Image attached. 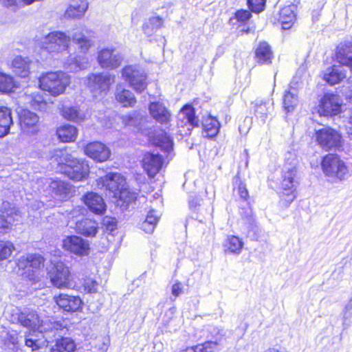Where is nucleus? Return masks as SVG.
<instances>
[{"mask_svg":"<svg viewBox=\"0 0 352 352\" xmlns=\"http://www.w3.org/2000/svg\"><path fill=\"white\" fill-rule=\"evenodd\" d=\"M0 3L8 8L16 10L17 8L18 0H0Z\"/></svg>","mask_w":352,"mask_h":352,"instance_id":"obj_57","label":"nucleus"},{"mask_svg":"<svg viewBox=\"0 0 352 352\" xmlns=\"http://www.w3.org/2000/svg\"><path fill=\"white\" fill-rule=\"evenodd\" d=\"M122 77L130 86H142L146 80L144 72L136 65H128L122 70Z\"/></svg>","mask_w":352,"mask_h":352,"instance_id":"obj_23","label":"nucleus"},{"mask_svg":"<svg viewBox=\"0 0 352 352\" xmlns=\"http://www.w3.org/2000/svg\"><path fill=\"white\" fill-rule=\"evenodd\" d=\"M113 198L116 199L118 204L121 207L126 208L129 204L135 203L137 199V194L131 191L129 188H124L122 186L121 188L118 191Z\"/></svg>","mask_w":352,"mask_h":352,"instance_id":"obj_37","label":"nucleus"},{"mask_svg":"<svg viewBox=\"0 0 352 352\" xmlns=\"http://www.w3.org/2000/svg\"><path fill=\"white\" fill-rule=\"evenodd\" d=\"M81 200L87 209L94 214L103 215L107 210V204L98 193L89 191L85 192Z\"/></svg>","mask_w":352,"mask_h":352,"instance_id":"obj_20","label":"nucleus"},{"mask_svg":"<svg viewBox=\"0 0 352 352\" xmlns=\"http://www.w3.org/2000/svg\"><path fill=\"white\" fill-rule=\"evenodd\" d=\"M56 164L58 172L74 182H81L88 178L90 168L88 163L77 159L67 152L66 148L54 149L50 157Z\"/></svg>","mask_w":352,"mask_h":352,"instance_id":"obj_1","label":"nucleus"},{"mask_svg":"<svg viewBox=\"0 0 352 352\" xmlns=\"http://www.w3.org/2000/svg\"><path fill=\"white\" fill-rule=\"evenodd\" d=\"M257 62L260 64H270L274 57L270 46L266 42H261L255 50Z\"/></svg>","mask_w":352,"mask_h":352,"instance_id":"obj_35","label":"nucleus"},{"mask_svg":"<svg viewBox=\"0 0 352 352\" xmlns=\"http://www.w3.org/2000/svg\"><path fill=\"white\" fill-rule=\"evenodd\" d=\"M33 63L28 57L21 56L15 57L12 63L13 72L21 78L28 77Z\"/></svg>","mask_w":352,"mask_h":352,"instance_id":"obj_29","label":"nucleus"},{"mask_svg":"<svg viewBox=\"0 0 352 352\" xmlns=\"http://www.w3.org/2000/svg\"><path fill=\"white\" fill-rule=\"evenodd\" d=\"M45 258L38 253L28 254L21 256L16 265L27 276H34L45 267Z\"/></svg>","mask_w":352,"mask_h":352,"instance_id":"obj_12","label":"nucleus"},{"mask_svg":"<svg viewBox=\"0 0 352 352\" xmlns=\"http://www.w3.org/2000/svg\"><path fill=\"white\" fill-rule=\"evenodd\" d=\"M149 140L153 145L163 151H169L173 149V138L165 131H162L160 134H153L150 136Z\"/></svg>","mask_w":352,"mask_h":352,"instance_id":"obj_34","label":"nucleus"},{"mask_svg":"<svg viewBox=\"0 0 352 352\" xmlns=\"http://www.w3.org/2000/svg\"><path fill=\"white\" fill-rule=\"evenodd\" d=\"M61 247L69 254L80 258L89 256L91 253L89 242L75 234L65 236L62 240Z\"/></svg>","mask_w":352,"mask_h":352,"instance_id":"obj_9","label":"nucleus"},{"mask_svg":"<svg viewBox=\"0 0 352 352\" xmlns=\"http://www.w3.org/2000/svg\"><path fill=\"white\" fill-rule=\"evenodd\" d=\"M151 117L163 126H168L173 121V113L169 108L161 101L151 102L148 104Z\"/></svg>","mask_w":352,"mask_h":352,"instance_id":"obj_19","label":"nucleus"},{"mask_svg":"<svg viewBox=\"0 0 352 352\" xmlns=\"http://www.w3.org/2000/svg\"><path fill=\"white\" fill-rule=\"evenodd\" d=\"M88 8L87 0H73L65 12V15L70 18L82 16Z\"/></svg>","mask_w":352,"mask_h":352,"instance_id":"obj_38","label":"nucleus"},{"mask_svg":"<svg viewBox=\"0 0 352 352\" xmlns=\"http://www.w3.org/2000/svg\"><path fill=\"white\" fill-rule=\"evenodd\" d=\"M70 82L69 76L65 72H48L39 77L38 88H67Z\"/></svg>","mask_w":352,"mask_h":352,"instance_id":"obj_16","label":"nucleus"},{"mask_svg":"<svg viewBox=\"0 0 352 352\" xmlns=\"http://www.w3.org/2000/svg\"><path fill=\"white\" fill-rule=\"evenodd\" d=\"M342 111V102L340 97L333 94H326L320 99L318 113L320 116L333 117Z\"/></svg>","mask_w":352,"mask_h":352,"instance_id":"obj_14","label":"nucleus"},{"mask_svg":"<svg viewBox=\"0 0 352 352\" xmlns=\"http://www.w3.org/2000/svg\"><path fill=\"white\" fill-rule=\"evenodd\" d=\"M337 61L352 69V45L344 44L337 48Z\"/></svg>","mask_w":352,"mask_h":352,"instance_id":"obj_36","label":"nucleus"},{"mask_svg":"<svg viewBox=\"0 0 352 352\" xmlns=\"http://www.w3.org/2000/svg\"><path fill=\"white\" fill-rule=\"evenodd\" d=\"M25 345L31 349L32 351H38L41 349V345L38 340L26 338L25 340Z\"/></svg>","mask_w":352,"mask_h":352,"instance_id":"obj_54","label":"nucleus"},{"mask_svg":"<svg viewBox=\"0 0 352 352\" xmlns=\"http://www.w3.org/2000/svg\"><path fill=\"white\" fill-rule=\"evenodd\" d=\"M78 134L77 128L69 124H63L56 129V135L60 142H74Z\"/></svg>","mask_w":352,"mask_h":352,"instance_id":"obj_30","label":"nucleus"},{"mask_svg":"<svg viewBox=\"0 0 352 352\" xmlns=\"http://www.w3.org/2000/svg\"><path fill=\"white\" fill-rule=\"evenodd\" d=\"M316 144L323 150L329 151L342 146V136L335 129L326 126L314 132Z\"/></svg>","mask_w":352,"mask_h":352,"instance_id":"obj_6","label":"nucleus"},{"mask_svg":"<svg viewBox=\"0 0 352 352\" xmlns=\"http://www.w3.org/2000/svg\"><path fill=\"white\" fill-rule=\"evenodd\" d=\"M0 88H17V85L12 76L0 72Z\"/></svg>","mask_w":352,"mask_h":352,"instance_id":"obj_49","label":"nucleus"},{"mask_svg":"<svg viewBox=\"0 0 352 352\" xmlns=\"http://www.w3.org/2000/svg\"><path fill=\"white\" fill-rule=\"evenodd\" d=\"M346 77L345 73L341 66L333 65L329 68L324 74V80L331 86H333Z\"/></svg>","mask_w":352,"mask_h":352,"instance_id":"obj_39","label":"nucleus"},{"mask_svg":"<svg viewBox=\"0 0 352 352\" xmlns=\"http://www.w3.org/2000/svg\"><path fill=\"white\" fill-rule=\"evenodd\" d=\"M222 337L215 340H206L191 346H186L177 352H217L221 345Z\"/></svg>","mask_w":352,"mask_h":352,"instance_id":"obj_25","label":"nucleus"},{"mask_svg":"<svg viewBox=\"0 0 352 352\" xmlns=\"http://www.w3.org/2000/svg\"><path fill=\"white\" fill-rule=\"evenodd\" d=\"M52 285L59 289H69L74 287V276L66 264L62 261L54 263L47 272Z\"/></svg>","mask_w":352,"mask_h":352,"instance_id":"obj_4","label":"nucleus"},{"mask_svg":"<svg viewBox=\"0 0 352 352\" xmlns=\"http://www.w3.org/2000/svg\"><path fill=\"white\" fill-rule=\"evenodd\" d=\"M300 0H294V3L283 7L280 11L279 20L282 23L283 28L289 29L296 20L295 10Z\"/></svg>","mask_w":352,"mask_h":352,"instance_id":"obj_28","label":"nucleus"},{"mask_svg":"<svg viewBox=\"0 0 352 352\" xmlns=\"http://www.w3.org/2000/svg\"><path fill=\"white\" fill-rule=\"evenodd\" d=\"M84 154L96 163L108 161L111 155L110 148L103 142L98 140L91 141L83 147Z\"/></svg>","mask_w":352,"mask_h":352,"instance_id":"obj_15","label":"nucleus"},{"mask_svg":"<svg viewBox=\"0 0 352 352\" xmlns=\"http://www.w3.org/2000/svg\"><path fill=\"white\" fill-rule=\"evenodd\" d=\"M172 294L175 297H178L183 293V286L180 282H176L172 285Z\"/></svg>","mask_w":352,"mask_h":352,"instance_id":"obj_56","label":"nucleus"},{"mask_svg":"<svg viewBox=\"0 0 352 352\" xmlns=\"http://www.w3.org/2000/svg\"><path fill=\"white\" fill-rule=\"evenodd\" d=\"M116 97L123 107H131L136 102L135 98L129 94L128 89H122Z\"/></svg>","mask_w":352,"mask_h":352,"instance_id":"obj_48","label":"nucleus"},{"mask_svg":"<svg viewBox=\"0 0 352 352\" xmlns=\"http://www.w3.org/2000/svg\"><path fill=\"white\" fill-rule=\"evenodd\" d=\"M53 300L58 310L64 314H72L82 309L83 301L79 296L59 293L54 296Z\"/></svg>","mask_w":352,"mask_h":352,"instance_id":"obj_13","label":"nucleus"},{"mask_svg":"<svg viewBox=\"0 0 352 352\" xmlns=\"http://www.w3.org/2000/svg\"><path fill=\"white\" fill-rule=\"evenodd\" d=\"M297 170L295 167L287 169L282 174L278 192L279 203L283 208H287L296 198Z\"/></svg>","mask_w":352,"mask_h":352,"instance_id":"obj_5","label":"nucleus"},{"mask_svg":"<svg viewBox=\"0 0 352 352\" xmlns=\"http://www.w3.org/2000/svg\"><path fill=\"white\" fill-rule=\"evenodd\" d=\"M38 320V316L35 313H21L18 316V322L23 327L27 328H32L36 325V321Z\"/></svg>","mask_w":352,"mask_h":352,"instance_id":"obj_45","label":"nucleus"},{"mask_svg":"<svg viewBox=\"0 0 352 352\" xmlns=\"http://www.w3.org/2000/svg\"><path fill=\"white\" fill-rule=\"evenodd\" d=\"M255 112L257 117L264 118V119L267 117L269 113L268 108L265 104L258 105L256 107Z\"/></svg>","mask_w":352,"mask_h":352,"instance_id":"obj_55","label":"nucleus"},{"mask_svg":"<svg viewBox=\"0 0 352 352\" xmlns=\"http://www.w3.org/2000/svg\"><path fill=\"white\" fill-rule=\"evenodd\" d=\"M180 113L183 115L184 119L186 121L178 120L177 125L184 127L186 124H190L192 127H197L199 126V120L195 114V109L192 104H186L180 109Z\"/></svg>","mask_w":352,"mask_h":352,"instance_id":"obj_31","label":"nucleus"},{"mask_svg":"<svg viewBox=\"0 0 352 352\" xmlns=\"http://www.w3.org/2000/svg\"><path fill=\"white\" fill-rule=\"evenodd\" d=\"M235 16L238 21L245 22L251 17L252 14L248 10H238Z\"/></svg>","mask_w":352,"mask_h":352,"instance_id":"obj_53","label":"nucleus"},{"mask_svg":"<svg viewBox=\"0 0 352 352\" xmlns=\"http://www.w3.org/2000/svg\"><path fill=\"white\" fill-rule=\"evenodd\" d=\"M320 167L324 176L336 182L345 180L349 175L346 162L336 153L324 155L321 159Z\"/></svg>","mask_w":352,"mask_h":352,"instance_id":"obj_3","label":"nucleus"},{"mask_svg":"<svg viewBox=\"0 0 352 352\" xmlns=\"http://www.w3.org/2000/svg\"><path fill=\"white\" fill-rule=\"evenodd\" d=\"M60 115L67 120L76 122H81L85 120L84 115L77 107L63 106L60 109Z\"/></svg>","mask_w":352,"mask_h":352,"instance_id":"obj_41","label":"nucleus"},{"mask_svg":"<svg viewBox=\"0 0 352 352\" xmlns=\"http://www.w3.org/2000/svg\"><path fill=\"white\" fill-rule=\"evenodd\" d=\"M15 250V245L12 241L0 239V262L10 258Z\"/></svg>","mask_w":352,"mask_h":352,"instance_id":"obj_44","label":"nucleus"},{"mask_svg":"<svg viewBox=\"0 0 352 352\" xmlns=\"http://www.w3.org/2000/svg\"><path fill=\"white\" fill-rule=\"evenodd\" d=\"M12 124L11 109L5 106L0 107V138L5 137L10 133Z\"/></svg>","mask_w":352,"mask_h":352,"instance_id":"obj_32","label":"nucleus"},{"mask_svg":"<svg viewBox=\"0 0 352 352\" xmlns=\"http://www.w3.org/2000/svg\"><path fill=\"white\" fill-rule=\"evenodd\" d=\"M0 91L3 93V94H5V93H10L12 91V89H0Z\"/></svg>","mask_w":352,"mask_h":352,"instance_id":"obj_59","label":"nucleus"},{"mask_svg":"<svg viewBox=\"0 0 352 352\" xmlns=\"http://www.w3.org/2000/svg\"><path fill=\"white\" fill-rule=\"evenodd\" d=\"M13 222V218L11 215L5 217L0 214V234L8 233L11 229Z\"/></svg>","mask_w":352,"mask_h":352,"instance_id":"obj_50","label":"nucleus"},{"mask_svg":"<svg viewBox=\"0 0 352 352\" xmlns=\"http://www.w3.org/2000/svg\"><path fill=\"white\" fill-rule=\"evenodd\" d=\"M265 352H280V351L275 348H270L267 350H266Z\"/></svg>","mask_w":352,"mask_h":352,"instance_id":"obj_58","label":"nucleus"},{"mask_svg":"<svg viewBox=\"0 0 352 352\" xmlns=\"http://www.w3.org/2000/svg\"><path fill=\"white\" fill-rule=\"evenodd\" d=\"M298 103L297 96L291 93L289 90L286 91L283 97V107L287 112L294 110Z\"/></svg>","mask_w":352,"mask_h":352,"instance_id":"obj_47","label":"nucleus"},{"mask_svg":"<svg viewBox=\"0 0 352 352\" xmlns=\"http://www.w3.org/2000/svg\"><path fill=\"white\" fill-rule=\"evenodd\" d=\"M76 349V344L72 338L62 336L55 340L50 352H75Z\"/></svg>","mask_w":352,"mask_h":352,"instance_id":"obj_33","label":"nucleus"},{"mask_svg":"<svg viewBox=\"0 0 352 352\" xmlns=\"http://www.w3.org/2000/svg\"><path fill=\"white\" fill-rule=\"evenodd\" d=\"M75 229L78 234L85 237H95L99 227L96 221L90 218H83L76 223Z\"/></svg>","mask_w":352,"mask_h":352,"instance_id":"obj_24","label":"nucleus"},{"mask_svg":"<svg viewBox=\"0 0 352 352\" xmlns=\"http://www.w3.org/2000/svg\"><path fill=\"white\" fill-rule=\"evenodd\" d=\"M164 21L159 16L150 17L142 25V31L148 36H152L163 25Z\"/></svg>","mask_w":352,"mask_h":352,"instance_id":"obj_40","label":"nucleus"},{"mask_svg":"<svg viewBox=\"0 0 352 352\" xmlns=\"http://www.w3.org/2000/svg\"><path fill=\"white\" fill-rule=\"evenodd\" d=\"M164 159L160 154L146 152L141 160V166L150 179H153L162 169Z\"/></svg>","mask_w":352,"mask_h":352,"instance_id":"obj_18","label":"nucleus"},{"mask_svg":"<svg viewBox=\"0 0 352 352\" xmlns=\"http://www.w3.org/2000/svg\"><path fill=\"white\" fill-rule=\"evenodd\" d=\"M17 123L21 131L26 135H34L40 130L39 116L27 108L17 111Z\"/></svg>","mask_w":352,"mask_h":352,"instance_id":"obj_11","label":"nucleus"},{"mask_svg":"<svg viewBox=\"0 0 352 352\" xmlns=\"http://www.w3.org/2000/svg\"><path fill=\"white\" fill-rule=\"evenodd\" d=\"M232 195L237 197L236 201L246 203V207H239V213L242 219H250L253 215L250 195L247 185L241 179L239 173H237L233 178Z\"/></svg>","mask_w":352,"mask_h":352,"instance_id":"obj_7","label":"nucleus"},{"mask_svg":"<svg viewBox=\"0 0 352 352\" xmlns=\"http://www.w3.org/2000/svg\"><path fill=\"white\" fill-rule=\"evenodd\" d=\"M158 221L159 217L157 215L155 210H150L145 219L140 224V229L145 233L151 234L154 231Z\"/></svg>","mask_w":352,"mask_h":352,"instance_id":"obj_42","label":"nucleus"},{"mask_svg":"<svg viewBox=\"0 0 352 352\" xmlns=\"http://www.w3.org/2000/svg\"><path fill=\"white\" fill-rule=\"evenodd\" d=\"M102 225L105 231L112 232L117 229L118 222L115 217L106 216L102 220Z\"/></svg>","mask_w":352,"mask_h":352,"instance_id":"obj_51","label":"nucleus"},{"mask_svg":"<svg viewBox=\"0 0 352 352\" xmlns=\"http://www.w3.org/2000/svg\"><path fill=\"white\" fill-rule=\"evenodd\" d=\"M65 89H42L43 93L34 94L30 96L29 104L36 111H46L48 109V102L45 96L52 95L56 96L63 93Z\"/></svg>","mask_w":352,"mask_h":352,"instance_id":"obj_21","label":"nucleus"},{"mask_svg":"<svg viewBox=\"0 0 352 352\" xmlns=\"http://www.w3.org/2000/svg\"><path fill=\"white\" fill-rule=\"evenodd\" d=\"M221 124L217 118L211 115H207L202 119L201 129L204 136L208 139L215 138L219 133Z\"/></svg>","mask_w":352,"mask_h":352,"instance_id":"obj_26","label":"nucleus"},{"mask_svg":"<svg viewBox=\"0 0 352 352\" xmlns=\"http://www.w3.org/2000/svg\"><path fill=\"white\" fill-rule=\"evenodd\" d=\"M98 287L99 283L91 276H85L80 280V289L85 294H96Z\"/></svg>","mask_w":352,"mask_h":352,"instance_id":"obj_43","label":"nucleus"},{"mask_svg":"<svg viewBox=\"0 0 352 352\" xmlns=\"http://www.w3.org/2000/svg\"><path fill=\"white\" fill-rule=\"evenodd\" d=\"M115 82V76L110 73L91 74L85 79L84 84L90 87L109 88Z\"/></svg>","mask_w":352,"mask_h":352,"instance_id":"obj_22","label":"nucleus"},{"mask_svg":"<svg viewBox=\"0 0 352 352\" xmlns=\"http://www.w3.org/2000/svg\"><path fill=\"white\" fill-rule=\"evenodd\" d=\"M222 246L226 254L239 255L242 252L244 243L239 236L230 234L223 241Z\"/></svg>","mask_w":352,"mask_h":352,"instance_id":"obj_27","label":"nucleus"},{"mask_svg":"<svg viewBox=\"0 0 352 352\" xmlns=\"http://www.w3.org/2000/svg\"><path fill=\"white\" fill-rule=\"evenodd\" d=\"M70 43L69 34L60 31H54L44 37L40 41L41 47L49 53L58 54L67 50Z\"/></svg>","mask_w":352,"mask_h":352,"instance_id":"obj_8","label":"nucleus"},{"mask_svg":"<svg viewBox=\"0 0 352 352\" xmlns=\"http://www.w3.org/2000/svg\"><path fill=\"white\" fill-rule=\"evenodd\" d=\"M98 62L102 68L115 69L122 62V56L114 47H104L98 52Z\"/></svg>","mask_w":352,"mask_h":352,"instance_id":"obj_17","label":"nucleus"},{"mask_svg":"<svg viewBox=\"0 0 352 352\" xmlns=\"http://www.w3.org/2000/svg\"><path fill=\"white\" fill-rule=\"evenodd\" d=\"M125 179L119 173L109 172L96 179V188L112 197L124 186Z\"/></svg>","mask_w":352,"mask_h":352,"instance_id":"obj_10","label":"nucleus"},{"mask_svg":"<svg viewBox=\"0 0 352 352\" xmlns=\"http://www.w3.org/2000/svg\"><path fill=\"white\" fill-rule=\"evenodd\" d=\"M307 80V75L305 67H300L296 72V75L293 77L289 84V88H296L297 87H302Z\"/></svg>","mask_w":352,"mask_h":352,"instance_id":"obj_46","label":"nucleus"},{"mask_svg":"<svg viewBox=\"0 0 352 352\" xmlns=\"http://www.w3.org/2000/svg\"><path fill=\"white\" fill-rule=\"evenodd\" d=\"M249 8L254 12H261L264 10L265 0H248Z\"/></svg>","mask_w":352,"mask_h":352,"instance_id":"obj_52","label":"nucleus"},{"mask_svg":"<svg viewBox=\"0 0 352 352\" xmlns=\"http://www.w3.org/2000/svg\"><path fill=\"white\" fill-rule=\"evenodd\" d=\"M70 41H72L79 52L83 54L82 56L77 55L71 57L69 60V63L67 69L70 72H77L80 69H85L88 65V58L85 56L91 46L94 45V41L89 36L85 35L84 31L80 29H76L69 32Z\"/></svg>","mask_w":352,"mask_h":352,"instance_id":"obj_2","label":"nucleus"}]
</instances>
